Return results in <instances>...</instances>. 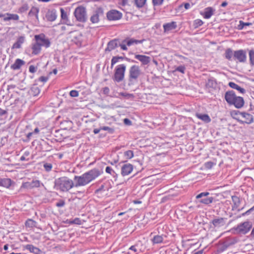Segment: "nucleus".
Returning a JSON list of instances; mask_svg holds the SVG:
<instances>
[{
    "label": "nucleus",
    "instance_id": "f257e3e1",
    "mask_svg": "<svg viewBox=\"0 0 254 254\" xmlns=\"http://www.w3.org/2000/svg\"><path fill=\"white\" fill-rule=\"evenodd\" d=\"M100 175L101 173L99 169L94 168L83 173L81 176H75L73 179L75 182V188L85 186L89 184Z\"/></svg>",
    "mask_w": 254,
    "mask_h": 254
},
{
    "label": "nucleus",
    "instance_id": "f03ea898",
    "mask_svg": "<svg viewBox=\"0 0 254 254\" xmlns=\"http://www.w3.org/2000/svg\"><path fill=\"white\" fill-rule=\"evenodd\" d=\"M54 187L57 190L62 192H66L72 188H75V184L71 179L67 177L64 176L55 180Z\"/></svg>",
    "mask_w": 254,
    "mask_h": 254
},
{
    "label": "nucleus",
    "instance_id": "7ed1b4c3",
    "mask_svg": "<svg viewBox=\"0 0 254 254\" xmlns=\"http://www.w3.org/2000/svg\"><path fill=\"white\" fill-rule=\"evenodd\" d=\"M141 73L142 72L139 66L137 65H131L128 71V86H131L136 84Z\"/></svg>",
    "mask_w": 254,
    "mask_h": 254
},
{
    "label": "nucleus",
    "instance_id": "20e7f679",
    "mask_svg": "<svg viewBox=\"0 0 254 254\" xmlns=\"http://www.w3.org/2000/svg\"><path fill=\"white\" fill-rule=\"evenodd\" d=\"M126 70V66L124 64H119L116 67L114 74L112 77L114 82L119 83L124 80Z\"/></svg>",
    "mask_w": 254,
    "mask_h": 254
},
{
    "label": "nucleus",
    "instance_id": "39448f33",
    "mask_svg": "<svg viewBox=\"0 0 254 254\" xmlns=\"http://www.w3.org/2000/svg\"><path fill=\"white\" fill-rule=\"evenodd\" d=\"M252 228V222L246 221L240 223L236 227H234L232 230L235 231L237 234L245 235L248 233Z\"/></svg>",
    "mask_w": 254,
    "mask_h": 254
},
{
    "label": "nucleus",
    "instance_id": "423d86ee",
    "mask_svg": "<svg viewBox=\"0 0 254 254\" xmlns=\"http://www.w3.org/2000/svg\"><path fill=\"white\" fill-rule=\"evenodd\" d=\"M74 15L76 20L79 22H84L87 20L86 10L82 6H78L75 8Z\"/></svg>",
    "mask_w": 254,
    "mask_h": 254
},
{
    "label": "nucleus",
    "instance_id": "0eeeda50",
    "mask_svg": "<svg viewBox=\"0 0 254 254\" xmlns=\"http://www.w3.org/2000/svg\"><path fill=\"white\" fill-rule=\"evenodd\" d=\"M209 195L208 192H202L196 196V198L198 199L199 202L208 205L213 202L214 197L212 196H208Z\"/></svg>",
    "mask_w": 254,
    "mask_h": 254
},
{
    "label": "nucleus",
    "instance_id": "6e6552de",
    "mask_svg": "<svg viewBox=\"0 0 254 254\" xmlns=\"http://www.w3.org/2000/svg\"><path fill=\"white\" fill-rule=\"evenodd\" d=\"M34 38L35 41H38L41 47L48 48L50 46L51 42L48 38H46L44 34L36 35Z\"/></svg>",
    "mask_w": 254,
    "mask_h": 254
},
{
    "label": "nucleus",
    "instance_id": "1a4fd4ad",
    "mask_svg": "<svg viewBox=\"0 0 254 254\" xmlns=\"http://www.w3.org/2000/svg\"><path fill=\"white\" fill-rule=\"evenodd\" d=\"M107 18L108 20L110 21H115L118 20L122 17V13L115 9H112L110 11H109L107 13Z\"/></svg>",
    "mask_w": 254,
    "mask_h": 254
},
{
    "label": "nucleus",
    "instance_id": "9d476101",
    "mask_svg": "<svg viewBox=\"0 0 254 254\" xmlns=\"http://www.w3.org/2000/svg\"><path fill=\"white\" fill-rule=\"evenodd\" d=\"M234 60H237L240 63H245L247 60L246 52L243 50L234 51Z\"/></svg>",
    "mask_w": 254,
    "mask_h": 254
},
{
    "label": "nucleus",
    "instance_id": "9b49d317",
    "mask_svg": "<svg viewBox=\"0 0 254 254\" xmlns=\"http://www.w3.org/2000/svg\"><path fill=\"white\" fill-rule=\"evenodd\" d=\"M104 11L101 7H98L94 11L93 15L90 17V21L93 23H97L100 20V17L103 16Z\"/></svg>",
    "mask_w": 254,
    "mask_h": 254
},
{
    "label": "nucleus",
    "instance_id": "f8f14e48",
    "mask_svg": "<svg viewBox=\"0 0 254 254\" xmlns=\"http://www.w3.org/2000/svg\"><path fill=\"white\" fill-rule=\"evenodd\" d=\"M238 97L233 90L227 91L225 94V99L230 105H233V103L235 102Z\"/></svg>",
    "mask_w": 254,
    "mask_h": 254
},
{
    "label": "nucleus",
    "instance_id": "ddd939ff",
    "mask_svg": "<svg viewBox=\"0 0 254 254\" xmlns=\"http://www.w3.org/2000/svg\"><path fill=\"white\" fill-rule=\"evenodd\" d=\"M211 223L212 224V226H211L212 228H219L225 225V219L222 217L216 218L212 220Z\"/></svg>",
    "mask_w": 254,
    "mask_h": 254
},
{
    "label": "nucleus",
    "instance_id": "4468645a",
    "mask_svg": "<svg viewBox=\"0 0 254 254\" xmlns=\"http://www.w3.org/2000/svg\"><path fill=\"white\" fill-rule=\"evenodd\" d=\"M41 184L43 186V184L41 183L39 180H33L31 182H26L23 183L21 187L27 189H32L33 188H39Z\"/></svg>",
    "mask_w": 254,
    "mask_h": 254
},
{
    "label": "nucleus",
    "instance_id": "2eb2a0df",
    "mask_svg": "<svg viewBox=\"0 0 254 254\" xmlns=\"http://www.w3.org/2000/svg\"><path fill=\"white\" fill-rule=\"evenodd\" d=\"M132 170V165L129 163L124 164L121 168V174L123 176L128 175Z\"/></svg>",
    "mask_w": 254,
    "mask_h": 254
},
{
    "label": "nucleus",
    "instance_id": "dca6fc26",
    "mask_svg": "<svg viewBox=\"0 0 254 254\" xmlns=\"http://www.w3.org/2000/svg\"><path fill=\"white\" fill-rule=\"evenodd\" d=\"M119 46V40L117 39H113L110 41L106 48L105 50L106 53L110 52L111 51L115 49Z\"/></svg>",
    "mask_w": 254,
    "mask_h": 254
},
{
    "label": "nucleus",
    "instance_id": "f3484780",
    "mask_svg": "<svg viewBox=\"0 0 254 254\" xmlns=\"http://www.w3.org/2000/svg\"><path fill=\"white\" fill-rule=\"evenodd\" d=\"M45 17L48 21H54L57 17L56 10L54 9H49L46 13Z\"/></svg>",
    "mask_w": 254,
    "mask_h": 254
},
{
    "label": "nucleus",
    "instance_id": "a211bd4d",
    "mask_svg": "<svg viewBox=\"0 0 254 254\" xmlns=\"http://www.w3.org/2000/svg\"><path fill=\"white\" fill-rule=\"evenodd\" d=\"M135 58L139 61L142 64L146 65L150 62V57L142 55H135Z\"/></svg>",
    "mask_w": 254,
    "mask_h": 254
},
{
    "label": "nucleus",
    "instance_id": "6ab92c4d",
    "mask_svg": "<svg viewBox=\"0 0 254 254\" xmlns=\"http://www.w3.org/2000/svg\"><path fill=\"white\" fill-rule=\"evenodd\" d=\"M144 41V39L138 40L132 38H127L123 40V43H126L127 46H130L133 44H141Z\"/></svg>",
    "mask_w": 254,
    "mask_h": 254
},
{
    "label": "nucleus",
    "instance_id": "aec40b11",
    "mask_svg": "<svg viewBox=\"0 0 254 254\" xmlns=\"http://www.w3.org/2000/svg\"><path fill=\"white\" fill-rule=\"evenodd\" d=\"M38 41H35L34 43L32 44L31 49L32 50V53L33 55H36L39 54L41 50V47L39 44Z\"/></svg>",
    "mask_w": 254,
    "mask_h": 254
},
{
    "label": "nucleus",
    "instance_id": "412c9836",
    "mask_svg": "<svg viewBox=\"0 0 254 254\" xmlns=\"http://www.w3.org/2000/svg\"><path fill=\"white\" fill-rule=\"evenodd\" d=\"M239 114L243 118L246 119V123L248 124H250L254 122V117L250 114L244 112H240Z\"/></svg>",
    "mask_w": 254,
    "mask_h": 254
},
{
    "label": "nucleus",
    "instance_id": "4be33fe9",
    "mask_svg": "<svg viewBox=\"0 0 254 254\" xmlns=\"http://www.w3.org/2000/svg\"><path fill=\"white\" fill-rule=\"evenodd\" d=\"M176 28V22L174 21L167 23L163 25V28L165 32L175 29Z\"/></svg>",
    "mask_w": 254,
    "mask_h": 254
},
{
    "label": "nucleus",
    "instance_id": "5701e85b",
    "mask_svg": "<svg viewBox=\"0 0 254 254\" xmlns=\"http://www.w3.org/2000/svg\"><path fill=\"white\" fill-rule=\"evenodd\" d=\"M224 57L229 61H232L234 59V52L231 48L225 50Z\"/></svg>",
    "mask_w": 254,
    "mask_h": 254
},
{
    "label": "nucleus",
    "instance_id": "b1692460",
    "mask_svg": "<svg viewBox=\"0 0 254 254\" xmlns=\"http://www.w3.org/2000/svg\"><path fill=\"white\" fill-rule=\"evenodd\" d=\"M244 100L243 97L239 96L237 97V99L235 101V102L233 103V105L237 109H240L242 108L244 105Z\"/></svg>",
    "mask_w": 254,
    "mask_h": 254
},
{
    "label": "nucleus",
    "instance_id": "393cba45",
    "mask_svg": "<svg viewBox=\"0 0 254 254\" xmlns=\"http://www.w3.org/2000/svg\"><path fill=\"white\" fill-rule=\"evenodd\" d=\"M25 248L34 254H40L42 252L41 250L32 245H27L25 246Z\"/></svg>",
    "mask_w": 254,
    "mask_h": 254
},
{
    "label": "nucleus",
    "instance_id": "a878e982",
    "mask_svg": "<svg viewBox=\"0 0 254 254\" xmlns=\"http://www.w3.org/2000/svg\"><path fill=\"white\" fill-rule=\"evenodd\" d=\"M61 13V18L64 21V23L66 24L67 25H70V22L69 20L68 19L67 15L66 12L64 11V8H61L60 9Z\"/></svg>",
    "mask_w": 254,
    "mask_h": 254
},
{
    "label": "nucleus",
    "instance_id": "bb28decb",
    "mask_svg": "<svg viewBox=\"0 0 254 254\" xmlns=\"http://www.w3.org/2000/svg\"><path fill=\"white\" fill-rule=\"evenodd\" d=\"M228 85L231 88L238 90L239 92L242 94L246 93V90L244 88L241 87L234 82H229Z\"/></svg>",
    "mask_w": 254,
    "mask_h": 254
},
{
    "label": "nucleus",
    "instance_id": "cd10ccee",
    "mask_svg": "<svg viewBox=\"0 0 254 254\" xmlns=\"http://www.w3.org/2000/svg\"><path fill=\"white\" fill-rule=\"evenodd\" d=\"M214 9L211 7H208L205 9L203 14V17L206 19H209L213 14Z\"/></svg>",
    "mask_w": 254,
    "mask_h": 254
},
{
    "label": "nucleus",
    "instance_id": "c85d7f7f",
    "mask_svg": "<svg viewBox=\"0 0 254 254\" xmlns=\"http://www.w3.org/2000/svg\"><path fill=\"white\" fill-rule=\"evenodd\" d=\"M196 117L198 119L202 120V121L206 123H208L211 121L210 118L207 114H201L197 113L196 114Z\"/></svg>",
    "mask_w": 254,
    "mask_h": 254
},
{
    "label": "nucleus",
    "instance_id": "c756f323",
    "mask_svg": "<svg viewBox=\"0 0 254 254\" xmlns=\"http://www.w3.org/2000/svg\"><path fill=\"white\" fill-rule=\"evenodd\" d=\"M0 17H3V20L5 21L10 20H16V15L8 13L4 14L0 13Z\"/></svg>",
    "mask_w": 254,
    "mask_h": 254
},
{
    "label": "nucleus",
    "instance_id": "7c9ffc66",
    "mask_svg": "<svg viewBox=\"0 0 254 254\" xmlns=\"http://www.w3.org/2000/svg\"><path fill=\"white\" fill-rule=\"evenodd\" d=\"M11 184V181L10 179L4 178L0 180V186L5 188H8Z\"/></svg>",
    "mask_w": 254,
    "mask_h": 254
},
{
    "label": "nucleus",
    "instance_id": "2f4dec72",
    "mask_svg": "<svg viewBox=\"0 0 254 254\" xmlns=\"http://www.w3.org/2000/svg\"><path fill=\"white\" fill-rule=\"evenodd\" d=\"M39 11V9L38 8L36 7H32L30 10V11L28 13V15L30 16H35L37 19L38 18V12Z\"/></svg>",
    "mask_w": 254,
    "mask_h": 254
},
{
    "label": "nucleus",
    "instance_id": "473e14b6",
    "mask_svg": "<svg viewBox=\"0 0 254 254\" xmlns=\"http://www.w3.org/2000/svg\"><path fill=\"white\" fill-rule=\"evenodd\" d=\"M29 92L30 94L34 96H36L40 93V90L38 87L36 86H33L31 88Z\"/></svg>",
    "mask_w": 254,
    "mask_h": 254
},
{
    "label": "nucleus",
    "instance_id": "72a5a7b5",
    "mask_svg": "<svg viewBox=\"0 0 254 254\" xmlns=\"http://www.w3.org/2000/svg\"><path fill=\"white\" fill-rule=\"evenodd\" d=\"M232 200L234 203V205L233 206V209L234 208H238L240 204V200L239 197L237 196L234 195L232 196Z\"/></svg>",
    "mask_w": 254,
    "mask_h": 254
},
{
    "label": "nucleus",
    "instance_id": "f704fd0d",
    "mask_svg": "<svg viewBox=\"0 0 254 254\" xmlns=\"http://www.w3.org/2000/svg\"><path fill=\"white\" fill-rule=\"evenodd\" d=\"M238 238H237L236 237L230 238L227 240V241L226 242V245L227 247H229L230 246L235 244L236 243H237L238 242Z\"/></svg>",
    "mask_w": 254,
    "mask_h": 254
},
{
    "label": "nucleus",
    "instance_id": "c9c22d12",
    "mask_svg": "<svg viewBox=\"0 0 254 254\" xmlns=\"http://www.w3.org/2000/svg\"><path fill=\"white\" fill-rule=\"evenodd\" d=\"M29 8L28 4L27 3L25 2L19 8L18 12L23 13L25 12Z\"/></svg>",
    "mask_w": 254,
    "mask_h": 254
},
{
    "label": "nucleus",
    "instance_id": "e433bc0d",
    "mask_svg": "<svg viewBox=\"0 0 254 254\" xmlns=\"http://www.w3.org/2000/svg\"><path fill=\"white\" fill-rule=\"evenodd\" d=\"M163 238L162 236L156 235L154 236L152 242L154 244H159L163 242Z\"/></svg>",
    "mask_w": 254,
    "mask_h": 254
},
{
    "label": "nucleus",
    "instance_id": "4c0bfd02",
    "mask_svg": "<svg viewBox=\"0 0 254 254\" xmlns=\"http://www.w3.org/2000/svg\"><path fill=\"white\" fill-rule=\"evenodd\" d=\"M146 1V0H134L135 5L139 8L144 5Z\"/></svg>",
    "mask_w": 254,
    "mask_h": 254
},
{
    "label": "nucleus",
    "instance_id": "58836bf2",
    "mask_svg": "<svg viewBox=\"0 0 254 254\" xmlns=\"http://www.w3.org/2000/svg\"><path fill=\"white\" fill-rule=\"evenodd\" d=\"M25 224L26 227L32 228L36 226V222L32 219H28Z\"/></svg>",
    "mask_w": 254,
    "mask_h": 254
},
{
    "label": "nucleus",
    "instance_id": "ea45409f",
    "mask_svg": "<svg viewBox=\"0 0 254 254\" xmlns=\"http://www.w3.org/2000/svg\"><path fill=\"white\" fill-rule=\"evenodd\" d=\"M124 155L127 159H130L133 157V152L132 150H128L124 152Z\"/></svg>",
    "mask_w": 254,
    "mask_h": 254
},
{
    "label": "nucleus",
    "instance_id": "a19ab883",
    "mask_svg": "<svg viewBox=\"0 0 254 254\" xmlns=\"http://www.w3.org/2000/svg\"><path fill=\"white\" fill-rule=\"evenodd\" d=\"M25 37L24 36H20L17 40V49L21 48V45L25 42Z\"/></svg>",
    "mask_w": 254,
    "mask_h": 254
},
{
    "label": "nucleus",
    "instance_id": "79ce46f5",
    "mask_svg": "<svg viewBox=\"0 0 254 254\" xmlns=\"http://www.w3.org/2000/svg\"><path fill=\"white\" fill-rule=\"evenodd\" d=\"M249 57H250V64L254 66V50H251L249 51Z\"/></svg>",
    "mask_w": 254,
    "mask_h": 254
},
{
    "label": "nucleus",
    "instance_id": "37998d69",
    "mask_svg": "<svg viewBox=\"0 0 254 254\" xmlns=\"http://www.w3.org/2000/svg\"><path fill=\"white\" fill-rule=\"evenodd\" d=\"M203 23V22L199 19H196L194 21V26L195 28H197L201 26Z\"/></svg>",
    "mask_w": 254,
    "mask_h": 254
},
{
    "label": "nucleus",
    "instance_id": "c03bdc74",
    "mask_svg": "<svg viewBox=\"0 0 254 254\" xmlns=\"http://www.w3.org/2000/svg\"><path fill=\"white\" fill-rule=\"evenodd\" d=\"M105 171L107 173L110 174L111 175H114L115 174L117 175V174L113 170L112 168L109 166H107L106 168Z\"/></svg>",
    "mask_w": 254,
    "mask_h": 254
},
{
    "label": "nucleus",
    "instance_id": "a18cd8bd",
    "mask_svg": "<svg viewBox=\"0 0 254 254\" xmlns=\"http://www.w3.org/2000/svg\"><path fill=\"white\" fill-rule=\"evenodd\" d=\"M43 166H44V168L45 170L47 172L50 171L52 170V167H53V166H52V164L48 163H45L44 164Z\"/></svg>",
    "mask_w": 254,
    "mask_h": 254
},
{
    "label": "nucleus",
    "instance_id": "49530a36",
    "mask_svg": "<svg viewBox=\"0 0 254 254\" xmlns=\"http://www.w3.org/2000/svg\"><path fill=\"white\" fill-rule=\"evenodd\" d=\"M25 64V62L21 59H17V69L19 68Z\"/></svg>",
    "mask_w": 254,
    "mask_h": 254
},
{
    "label": "nucleus",
    "instance_id": "de8ad7c7",
    "mask_svg": "<svg viewBox=\"0 0 254 254\" xmlns=\"http://www.w3.org/2000/svg\"><path fill=\"white\" fill-rule=\"evenodd\" d=\"M65 205V201L63 199H60L58 202L56 203V205L58 207H62Z\"/></svg>",
    "mask_w": 254,
    "mask_h": 254
},
{
    "label": "nucleus",
    "instance_id": "09e8293b",
    "mask_svg": "<svg viewBox=\"0 0 254 254\" xmlns=\"http://www.w3.org/2000/svg\"><path fill=\"white\" fill-rule=\"evenodd\" d=\"M119 58L117 56L113 57L111 60V68H112L114 65L119 62Z\"/></svg>",
    "mask_w": 254,
    "mask_h": 254
},
{
    "label": "nucleus",
    "instance_id": "8fccbe9b",
    "mask_svg": "<svg viewBox=\"0 0 254 254\" xmlns=\"http://www.w3.org/2000/svg\"><path fill=\"white\" fill-rule=\"evenodd\" d=\"M185 69H186V68L184 66L180 65V66H178L176 68L175 71H178L182 73H184Z\"/></svg>",
    "mask_w": 254,
    "mask_h": 254
},
{
    "label": "nucleus",
    "instance_id": "3c124183",
    "mask_svg": "<svg viewBox=\"0 0 254 254\" xmlns=\"http://www.w3.org/2000/svg\"><path fill=\"white\" fill-rule=\"evenodd\" d=\"M69 95L72 97H76L79 95L78 92L76 90H73L70 91Z\"/></svg>",
    "mask_w": 254,
    "mask_h": 254
},
{
    "label": "nucleus",
    "instance_id": "603ef678",
    "mask_svg": "<svg viewBox=\"0 0 254 254\" xmlns=\"http://www.w3.org/2000/svg\"><path fill=\"white\" fill-rule=\"evenodd\" d=\"M163 0H152L153 4L155 5H160L163 3Z\"/></svg>",
    "mask_w": 254,
    "mask_h": 254
},
{
    "label": "nucleus",
    "instance_id": "864d4df0",
    "mask_svg": "<svg viewBox=\"0 0 254 254\" xmlns=\"http://www.w3.org/2000/svg\"><path fill=\"white\" fill-rule=\"evenodd\" d=\"M101 130H107L109 132H111V133H112L114 131V129L113 128H112L109 127H106V126L101 127Z\"/></svg>",
    "mask_w": 254,
    "mask_h": 254
},
{
    "label": "nucleus",
    "instance_id": "5fc2aeb1",
    "mask_svg": "<svg viewBox=\"0 0 254 254\" xmlns=\"http://www.w3.org/2000/svg\"><path fill=\"white\" fill-rule=\"evenodd\" d=\"M254 210V206H253L251 208L246 211L245 212L242 214V216H244L245 215H249L251 212Z\"/></svg>",
    "mask_w": 254,
    "mask_h": 254
},
{
    "label": "nucleus",
    "instance_id": "6e6d98bb",
    "mask_svg": "<svg viewBox=\"0 0 254 254\" xmlns=\"http://www.w3.org/2000/svg\"><path fill=\"white\" fill-rule=\"evenodd\" d=\"M70 224H80L81 220L79 218H76L72 221L70 222Z\"/></svg>",
    "mask_w": 254,
    "mask_h": 254
},
{
    "label": "nucleus",
    "instance_id": "4d7b16f0",
    "mask_svg": "<svg viewBox=\"0 0 254 254\" xmlns=\"http://www.w3.org/2000/svg\"><path fill=\"white\" fill-rule=\"evenodd\" d=\"M126 45V43H123V41H122V43L121 44H119V46H120L121 48L124 51L127 50V48Z\"/></svg>",
    "mask_w": 254,
    "mask_h": 254
},
{
    "label": "nucleus",
    "instance_id": "13d9d810",
    "mask_svg": "<svg viewBox=\"0 0 254 254\" xmlns=\"http://www.w3.org/2000/svg\"><path fill=\"white\" fill-rule=\"evenodd\" d=\"M29 71L31 72V73H34L37 70V68L35 67L33 65H31L30 66H29Z\"/></svg>",
    "mask_w": 254,
    "mask_h": 254
},
{
    "label": "nucleus",
    "instance_id": "bf43d9fd",
    "mask_svg": "<svg viewBox=\"0 0 254 254\" xmlns=\"http://www.w3.org/2000/svg\"><path fill=\"white\" fill-rule=\"evenodd\" d=\"M213 165V163L211 162H208L205 164V166L207 169H211Z\"/></svg>",
    "mask_w": 254,
    "mask_h": 254
},
{
    "label": "nucleus",
    "instance_id": "052dcab7",
    "mask_svg": "<svg viewBox=\"0 0 254 254\" xmlns=\"http://www.w3.org/2000/svg\"><path fill=\"white\" fill-rule=\"evenodd\" d=\"M124 123L126 125H127V126H130L131 125V122L130 120H129L127 118H125L124 120Z\"/></svg>",
    "mask_w": 254,
    "mask_h": 254
},
{
    "label": "nucleus",
    "instance_id": "680f3d73",
    "mask_svg": "<svg viewBox=\"0 0 254 254\" xmlns=\"http://www.w3.org/2000/svg\"><path fill=\"white\" fill-rule=\"evenodd\" d=\"M48 77L46 76H41L39 78V80L43 82H45L48 80Z\"/></svg>",
    "mask_w": 254,
    "mask_h": 254
},
{
    "label": "nucleus",
    "instance_id": "e2e57ef3",
    "mask_svg": "<svg viewBox=\"0 0 254 254\" xmlns=\"http://www.w3.org/2000/svg\"><path fill=\"white\" fill-rule=\"evenodd\" d=\"M243 23H244L243 21H240L239 24L238 25V29L239 30H242L244 28L245 25L243 24Z\"/></svg>",
    "mask_w": 254,
    "mask_h": 254
},
{
    "label": "nucleus",
    "instance_id": "0e129e2a",
    "mask_svg": "<svg viewBox=\"0 0 254 254\" xmlns=\"http://www.w3.org/2000/svg\"><path fill=\"white\" fill-rule=\"evenodd\" d=\"M120 94L123 96H125V97H133V95L132 94H128V93H124V92H122V93H121Z\"/></svg>",
    "mask_w": 254,
    "mask_h": 254
},
{
    "label": "nucleus",
    "instance_id": "69168bd1",
    "mask_svg": "<svg viewBox=\"0 0 254 254\" xmlns=\"http://www.w3.org/2000/svg\"><path fill=\"white\" fill-rule=\"evenodd\" d=\"M7 114V111L3 110L2 109H0V117H2L3 115Z\"/></svg>",
    "mask_w": 254,
    "mask_h": 254
},
{
    "label": "nucleus",
    "instance_id": "338daca9",
    "mask_svg": "<svg viewBox=\"0 0 254 254\" xmlns=\"http://www.w3.org/2000/svg\"><path fill=\"white\" fill-rule=\"evenodd\" d=\"M14 88H15V85H8L7 90L8 91V92L10 93V90L11 89H14Z\"/></svg>",
    "mask_w": 254,
    "mask_h": 254
},
{
    "label": "nucleus",
    "instance_id": "774afa93",
    "mask_svg": "<svg viewBox=\"0 0 254 254\" xmlns=\"http://www.w3.org/2000/svg\"><path fill=\"white\" fill-rule=\"evenodd\" d=\"M110 91L109 88L108 87H105L103 88V92L105 94H108Z\"/></svg>",
    "mask_w": 254,
    "mask_h": 254
}]
</instances>
